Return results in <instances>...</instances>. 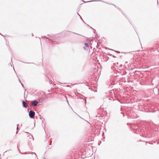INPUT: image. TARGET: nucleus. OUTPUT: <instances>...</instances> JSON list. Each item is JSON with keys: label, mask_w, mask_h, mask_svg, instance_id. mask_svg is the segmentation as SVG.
I'll list each match as a JSON object with an SVG mask.
<instances>
[{"label": "nucleus", "mask_w": 159, "mask_h": 159, "mask_svg": "<svg viewBox=\"0 0 159 159\" xmlns=\"http://www.w3.org/2000/svg\"><path fill=\"white\" fill-rule=\"evenodd\" d=\"M29 115L30 118L33 119L35 116V113L33 110H30L29 112Z\"/></svg>", "instance_id": "obj_1"}, {"label": "nucleus", "mask_w": 159, "mask_h": 159, "mask_svg": "<svg viewBox=\"0 0 159 159\" xmlns=\"http://www.w3.org/2000/svg\"><path fill=\"white\" fill-rule=\"evenodd\" d=\"M131 127L132 128V129H136V130L134 132L135 133L138 134L139 133V130L138 128V125H134L131 126Z\"/></svg>", "instance_id": "obj_2"}, {"label": "nucleus", "mask_w": 159, "mask_h": 159, "mask_svg": "<svg viewBox=\"0 0 159 159\" xmlns=\"http://www.w3.org/2000/svg\"><path fill=\"white\" fill-rule=\"evenodd\" d=\"M39 103L38 101L36 100H34L31 102V106L35 107Z\"/></svg>", "instance_id": "obj_3"}, {"label": "nucleus", "mask_w": 159, "mask_h": 159, "mask_svg": "<svg viewBox=\"0 0 159 159\" xmlns=\"http://www.w3.org/2000/svg\"><path fill=\"white\" fill-rule=\"evenodd\" d=\"M22 103L23 107L25 108L28 106V104L24 101H22Z\"/></svg>", "instance_id": "obj_4"}, {"label": "nucleus", "mask_w": 159, "mask_h": 159, "mask_svg": "<svg viewBox=\"0 0 159 159\" xmlns=\"http://www.w3.org/2000/svg\"><path fill=\"white\" fill-rule=\"evenodd\" d=\"M84 47H83L84 50L88 49L89 48V45L87 43H85L84 44Z\"/></svg>", "instance_id": "obj_5"}, {"label": "nucleus", "mask_w": 159, "mask_h": 159, "mask_svg": "<svg viewBox=\"0 0 159 159\" xmlns=\"http://www.w3.org/2000/svg\"><path fill=\"white\" fill-rule=\"evenodd\" d=\"M109 100H113V101H114V99H113V98H109Z\"/></svg>", "instance_id": "obj_6"}, {"label": "nucleus", "mask_w": 159, "mask_h": 159, "mask_svg": "<svg viewBox=\"0 0 159 159\" xmlns=\"http://www.w3.org/2000/svg\"><path fill=\"white\" fill-rule=\"evenodd\" d=\"M115 52H116L117 53H120V52L119 51H115Z\"/></svg>", "instance_id": "obj_7"}, {"label": "nucleus", "mask_w": 159, "mask_h": 159, "mask_svg": "<svg viewBox=\"0 0 159 159\" xmlns=\"http://www.w3.org/2000/svg\"><path fill=\"white\" fill-rule=\"evenodd\" d=\"M65 98H66V101H67V102L69 104V103H68V100H67V98L65 96Z\"/></svg>", "instance_id": "obj_8"}, {"label": "nucleus", "mask_w": 159, "mask_h": 159, "mask_svg": "<svg viewBox=\"0 0 159 159\" xmlns=\"http://www.w3.org/2000/svg\"><path fill=\"white\" fill-rule=\"evenodd\" d=\"M21 85L24 88V86L23 84L22 83H21Z\"/></svg>", "instance_id": "obj_9"}, {"label": "nucleus", "mask_w": 159, "mask_h": 159, "mask_svg": "<svg viewBox=\"0 0 159 159\" xmlns=\"http://www.w3.org/2000/svg\"><path fill=\"white\" fill-rule=\"evenodd\" d=\"M17 125V126H18V125ZM16 129H17V130L18 129V126H17V127Z\"/></svg>", "instance_id": "obj_10"}, {"label": "nucleus", "mask_w": 159, "mask_h": 159, "mask_svg": "<svg viewBox=\"0 0 159 159\" xmlns=\"http://www.w3.org/2000/svg\"><path fill=\"white\" fill-rule=\"evenodd\" d=\"M18 80H19V82L20 83H21V81H20V79L19 78V79H18Z\"/></svg>", "instance_id": "obj_11"}, {"label": "nucleus", "mask_w": 159, "mask_h": 159, "mask_svg": "<svg viewBox=\"0 0 159 159\" xmlns=\"http://www.w3.org/2000/svg\"><path fill=\"white\" fill-rule=\"evenodd\" d=\"M27 63V64H30V63H32V64H34V63H33V62H32V63Z\"/></svg>", "instance_id": "obj_12"}, {"label": "nucleus", "mask_w": 159, "mask_h": 159, "mask_svg": "<svg viewBox=\"0 0 159 159\" xmlns=\"http://www.w3.org/2000/svg\"><path fill=\"white\" fill-rule=\"evenodd\" d=\"M24 154H27L28 153L26 152H25L23 153Z\"/></svg>", "instance_id": "obj_13"}, {"label": "nucleus", "mask_w": 159, "mask_h": 159, "mask_svg": "<svg viewBox=\"0 0 159 159\" xmlns=\"http://www.w3.org/2000/svg\"><path fill=\"white\" fill-rule=\"evenodd\" d=\"M95 31L96 30H93V32L95 34H95Z\"/></svg>", "instance_id": "obj_14"}, {"label": "nucleus", "mask_w": 159, "mask_h": 159, "mask_svg": "<svg viewBox=\"0 0 159 159\" xmlns=\"http://www.w3.org/2000/svg\"><path fill=\"white\" fill-rule=\"evenodd\" d=\"M147 142H146V143H145L146 145H147Z\"/></svg>", "instance_id": "obj_15"}, {"label": "nucleus", "mask_w": 159, "mask_h": 159, "mask_svg": "<svg viewBox=\"0 0 159 159\" xmlns=\"http://www.w3.org/2000/svg\"><path fill=\"white\" fill-rule=\"evenodd\" d=\"M51 143H52V142H51L50 143V145H51Z\"/></svg>", "instance_id": "obj_16"}, {"label": "nucleus", "mask_w": 159, "mask_h": 159, "mask_svg": "<svg viewBox=\"0 0 159 159\" xmlns=\"http://www.w3.org/2000/svg\"><path fill=\"white\" fill-rule=\"evenodd\" d=\"M67 86V87H69V86H69V85H67V86Z\"/></svg>", "instance_id": "obj_17"}, {"label": "nucleus", "mask_w": 159, "mask_h": 159, "mask_svg": "<svg viewBox=\"0 0 159 159\" xmlns=\"http://www.w3.org/2000/svg\"><path fill=\"white\" fill-rule=\"evenodd\" d=\"M46 39H48L49 40V39L48 38H46Z\"/></svg>", "instance_id": "obj_18"}, {"label": "nucleus", "mask_w": 159, "mask_h": 159, "mask_svg": "<svg viewBox=\"0 0 159 159\" xmlns=\"http://www.w3.org/2000/svg\"><path fill=\"white\" fill-rule=\"evenodd\" d=\"M113 57H115V56H113Z\"/></svg>", "instance_id": "obj_19"}, {"label": "nucleus", "mask_w": 159, "mask_h": 159, "mask_svg": "<svg viewBox=\"0 0 159 159\" xmlns=\"http://www.w3.org/2000/svg\"><path fill=\"white\" fill-rule=\"evenodd\" d=\"M17 133H18V131H17V132H16V134H17Z\"/></svg>", "instance_id": "obj_20"}, {"label": "nucleus", "mask_w": 159, "mask_h": 159, "mask_svg": "<svg viewBox=\"0 0 159 159\" xmlns=\"http://www.w3.org/2000/svg\"><path fill=\"white\" fill-rule=\"evenodd\" d=\"M34 153L36 156V154L35 153Z\"/></svg>", "instance_id": "obj_21"}, {"label": "nucleus", "mask_w": 159, "mask_h": 159, "mask_svg": "<svg viewBox=\"0 0 159 159\" xmlns=\"http://www.w3.org/2000/svg\"><path fill=\"white\" fill-rule=\"evenodd\" d=\"M0 34H1V35L2 36V34H1L0 33Z\"/></svg>", "instance_id": "obj_22"}, {"label": "nucleus", "mask_w": 159, "mask_h": 159, "mask_svg": "<svg viewBox=\"0 0 159 159\" xmlns=\"http://www.w3.org/2000/svg\"><path fill=\"white\" fill-rule=\"evenodd\" d=\"M120 66H122V65H120Z\"/></svg>", "instance_id": "obj_23"}, {"label": "nucleus", "mask_w": 159, "mask_h": 159, "mask_svg": "<svg viewBox=\"0 0 159 159\" xmlns=\"http://www.w3.org/2000/svg\"><path fill=\"white\" fill-rule=\"evenodd\" d=\"M75 33V34H77L76 33Z\"/></svg>", "instance_id": "obj_24"}, {"label": "nucleus", "mask_w": 159, "mask_h": 159, "mask_svg": "<svg viewBox=\"0 0 159 159\" xmlns=\"http://www.w3.org/2000/svg\"><path fill=\"white\" fill-rule=\"evenodd\" d=\"M117 64L118 65V63L117 62Z\"/></svg>", "instance_id": "obj_25"}, {"label": "nucleus", "mask_w": 159, "mask_h": 159, "mask_svg": "<svg viewBox=\"0 0 159 159\" xmlns=\"http://www.w3.org/2000/svg\"><path fill=\"white\" fill-rule=\"evenodd\" d=\"M98 145H100V143H98Z\"/></svg>", "instance_id": "obj_26"}, {"label": "nucleus", "mask_w": 159, "mask_h": 159, "mask_svg": "<svg viewBox=\"0 0 159 159\" xmlns=\"http://www.w3.org/2000/svg\"><path fill=\"white\" fill-rule=\"evenodd\" d=\"M7 152V151H6V152H5L4 153L6 152Z\"/></svg>", "instance_id": "obj_27"}]
</instances>
